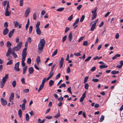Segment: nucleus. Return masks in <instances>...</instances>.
Masks as SVG:
<instances>
[{"mask_svg": "<svg viewBox=\"0 0 123 123\" xmlns=\"http://www.w3.org/2000/svg\"><path fill=\"white\" fill-rule=\"evenodd\" d=\"M45 43V41L44 38L40 40L39 43L38 44V49L39 50L42 51L43 50Z\"/></svg>", "mask_w": 123, "mask_h": 123, "instance_id": "nucleus-1", "label": "nucleus"}, {"mask_svg": "<svg viewBox=\"0 0 123 123\" xmlns=\"http://www.w3.org/2000/svg\"><path fill=\"white\" fill-rule=\"evenodd\" d=\"M22 42H19L16 46L13 48V50L15 51L19 50L22 47Z\"/></svg>", "mask_w": 123, "mask_h": 123, "instance_id": "nucleus-2", "label": "nucleus"}, {"mask_svg": "<svg viewBox=\"0 0 123 123\" xmlns=\"http://www.w3.org/2000/svg\"><path fill=\"white\" fill-rule=\"evenodd\" d=\"M19 62H18L16 63L15 64L14 69L16 71H20V69L19 68Z\"/></svg>", "mask_w": 123, "mask_h": 123, "instance_id": "nucleus-3", "label": "nucleus"}, {"mask_svg": "<svg viewBox=\"0 0 123 123\" xmlns=\"http://www.w3.org/2000/svg\"><path fill=\"white\" fill-rule=\"evenodd\" d=\"M31 9L29 7H28L26 10L25 16V17H26L29 15L30 11Z\"/></svg>", "mask_w": 123, "mask_h": 123, "instance_id": "nucleus-4", "label": "nucleus"}, {"mask_svg": "<svg viewBox=\"0 0 123 123\" xmlns=\"http://www.w3.org/2000/svg\"><path fill=\"white\" fill-rule=\"evenodd\" d=\"M24 103L22 104V109L23 111H24L25 109V103H26V100L25 98H24L23 100Z\"/></svg>", "mask_w": 123, "mask_h": 123, "instance_id": "nucleus-5", "label": "nucleus"}, {"mask_svg": "<svg viewBox=\"0 0 123 123\" xmlns=\"http://www.w3.org/2000/svg\"><path fill=\"white\" fill-rule=\"evenodd\" d=\"M64 62V59L63 57L61 58V60L60 62V68H61L63 66V63Z\"/></svg>", "mask_w": 123, "mask_h": 123, "instance_id": "nucleus-6", "label": "nucleus"}, {"mask_svg": "<svg viewBox=\"0 0 123 123\" xmlns=\"http://www.w3.org/2000/svg\"><path fill=\"white\" fill-rule=\"evenodd\" d=\"M0 100L2 104L4 105H6L7 104V102L3 98H1L0 99Z\"/></svg>", "mask_w": 123, "mask_h": 123, "instance_id": "nucleus-7", "label": "nucleus"}, {"mask_svg": "<svg viewBox=\"0 0 123 123\" xmlns=\"http://www.w3.org/2000/svg\"><path fill=\"white\" fill-rule=\"evenodd\" d=\"M8 78V74H6L5 76L3 77L2 79L1 80V81L3 82H5L7 81V80Z\"/></svg>", "mask_w": 123, "mask_h": 123, "instance_id": "nucleus-8", "label": "nucleus"}, {"mask_svg": "<svg viewBox=\"0 0 123 123\" xmlns=\"http://www.w3.org/2000/svg\"><path fill=\"white\" fill-rule=\"evenodd\" d=\"M14 97V93L13 92H12L9 97V101L11 102V100L13 99Z\"/></svg>", "mask_w": 123, "mask_h": 123, "instance_id": "nucleus-9", "label": "nucleus"}, {"mask_svg": "<svg viewBox=\"0 0 123 123\" xmlns=\"http://www.w3.org/2000/svg\"><path fill=\"white\" fill-rule=\"evenodd\" d=\"M14 29H13L8 34V37L9 38H11V37L14 32Z\"/></svg>", "mask_w": 123, "mask_h": 123, "instance_id": "nucleus-10", "label": "nucleus"}, {"mask_svg": "<svg viewBox=\"0 0 123 123\" xmlns=\"http://www.w3.org/2000/svg\"><path fill=\"white\" fill-rule=\"evenodd\" d=\"M9 30L7 28H5L3 30V34L4 35H5L8 33Z\"/></svg>", "mask_w": 123, "mask_h": 123, "instance_id": "nucleus-11", "label": "nucleus"}, {"mask_svg": "<svg viewBox=\"0 0 123 123\" xmlns=\"http://www.w3.org/2000/svg\"><path fill=\"white\" fill-rule=\"evenodd\" d=\"M11 48H10L8 49L7 52L6 54V55L7 56H9L11 53L12 52L11 50Z\"/></svg>", "mask_w": 123, "mask_h": 123, "instance_id": "nucleus-12", "label": "nucleus"}, {"mask_svg": "<svg viewBox=\"0 0 123 123\" xmlns=\"http://www.w3.org/2000/svg\"><path fill=\"white\" fill-rule=\"evenodd\" d=\"M29 74H31L33 73L34 72V69L32 67H30L29 69Z\"/></svg>", "mask_w": 123, "mask_h": 123, "instance_id": "nucleus-13", "label": "nucleus"}, {"mask_svg": "<svg viewBox=\"0 0 123 123\" xmlns=\"http://www.w3.org/2000/svg\"><path fill=\"white\" fill-rule=\"evenodd\" d=\"M68 37L69 41L70 42H71L72 40L73 37V36L72 35V32H70L69 33Z\"/></svg>", "mask_w": 123, "mask_h": 123, "instance_id": "nucleus-14", "label": "nucleus"}, {"mask_svg": "<svg viewBox=\"0 0 123 123\" xmlns=\"http://www.w3.org/2000/svg\"><path fill=\"white\" fill-rule=\"evenodd\" d=\"M36 32L37 34L38 35H40L41 33V31H40L39 28H37L36 30Z\"/></svg>", "mask_w": 123, "mask_h": 123, "instance_id": "nucleus-15", "label": "nucleus"}, {"mask_svg": "<svg viewBox=\"0 0 123 123\" xmlns=\"http://www.w3.org/2000/svg\"><path fill=\"white\" fill-rule=\"evenodd\" d=\"M12 45L11 43L9 41H7L6 43V47L8 48V49L10 48H11V47Z\"/></svg>", "mask_w": 123, "mask_h": 123, "instance_id": "nucleus-16", "label": "nucleus"}, {"mask_svg": "<svg viewBox=\"0 0 123 123\" xmlns=\"http://www.w3.org/2000/svg\"><path fill=\"white\" fill-rule=\"evenodd\" d=\"M11 54L14 58H16L17 57V55L14 51L12 52Z\"/></svg>", "mask_w": 123, "mask_h": 123, "instance_id": "nucleus-17", "label": "nucleus"}, {"mask_svg": "<svg viewBox=\"0 0 123 123\" xmlns=\"http://www.w3.org/2000/svg\"><path fill=\"white\" fill-rule=\"evenodd\" d=\"M10 12H9V11H5V15L6 16H9L11 14Z\"/></svg>", "mask_w": 123, "mask_h": 123, "instance_id": "nucleus-18", "label": "nucleus"}, {"mask_svg": "<svg viewBox=\"0 0 123 123\" xmlns=\"http://www.w3.org/2000/svg\"><path fill=\"white\" fill-rule=\"evenodd\" d=\"M96 25V23H94L92 26L90 30L91 31H93Z\"/></svg>", "mask_w": 123, "mask_h": 123, "instance_id": "nucleus-19", "label": "nucleus"}, {"mask_svg": "<svg viewBox=\"0 0 123 123\" xmlns=\"http://www.w3.org/2000/svg\"><path fill=\"white\" fill-rule=\"evenodd\" d=\"M100 69H102L103 68H106L108 66L105 65H100L99 66Z\"/></svg>", "mask_w": 123, "mask_h": 123, "instance_id": "nucleus-20", "label": "nucleus"}, {"mask_svg": "<svg viewBox=\"0 0 123 123\" xmlns=\"http://www.w3.org/2000/svg\"><path fill=\"white\" fill-rule=\"evenodd\" d=\"M120 56L119 54H117L115 55L112 57V59H116L117 57H119Z\"/></svg>", "mask_w": 123, "mask_h": 123, "instance_id": "nucleus-21", "label": "nucleus"}, {"mask_svg": "<svg viewBox=\"0 0 123 123\" xmlns=\"http://www.w3.org/2000/svg\"><path fill=\"white\" fill-rule=\"evenodd\" d=\"M54 83V81L52 80H50L49 82V85L50 86H52Z\"/></svg>", "mask_w": 123, "mask_h": 123, "instance_id": "nucleus-22", "label": "nucleus"}, {"mask_svg": "<svg viewBox=\"0 0 123 123\" xmlns=\"http://www.w3.org/2000/svg\"><path fill=\"white\" fill-rule=\"evenodd\" d=\"M44 86V85L41 84L40 85V87H39L38 90V92H40L43 88Z\"/></svg>", "mask_w": 123, "mask_h": 123, "instance_id": "nucleus-23", "label": "nucleus"}, {"mask_svg": "<svg viewBox=\"0 0 123 123\" xmlns=\"http://www.w3.org/2000/svg\"><path fill=\"white\" fill-rule=\"evenodd\" d=\"M104 118L105 116L104 115H102L100 117L99 122H102L104 120Z\"/></svg>", "mask_w": 123, "mask_h": 123, "instance_id": "nucleus-24", "label": "nucleus"}, {"mask_svg": "<svg viewBox=\"0 0 123 123\" xmlns=\"http://www.w3.org/2000/svg\"><path fill=\"white\" fill-rule=\"evenodd\" d=\"M37 63V65H38L39 63L40 62V57L39 56H38L36 59Z\"/></svg>", "mask_w": 123, "mask_h": 123, "instance_id": "nucleus-25", "label": "nucleus"}, {"mask_svg": "<svg viewBox=\"0 0 123 123\" xmlns=\"http://www.w3.org/2000/svg\"><path fill=\"white\" fill-rule=\"evenodd\" d=\"M18 113L19 117L21 118L22 115V111L21 109L19 110Z\"/></svg>", "mask_w": 123, "mask_h": 123, "instance_id": "nucleus-26", "label": "nucleus"}, {"mask_svg": "<svg viewBox=\"0 0 123 123\" xmlns=\"http://www.w3.org/2000/svg\"><path fill=\"white\" fill-rule=\"evenodd\" d=\"M27 66H25V67L24 68H23V74H24L25 73L26 71L27 70Z\"/></svg>", "mask_w": 123, "mask_h": 123, "instance_id": "nucleus-27", "label": "nucleus"}, {"mask_svg": "<svg viewBox=\"0 0 123 123\" xmlns=\"http://www.w3.org/2000/svg\"><path fill=\"white\" fill-rule=\"evenodd\" d=\"M97 16V13H94V14H93L92 15V20H93L95 19Z\"/></svg>", "mask_w": 123, "mask_h": 123, "instance_id": "nucleus-28", "label": "nucleus"}, {"mask_svg": "<svg viewBox=\"0 0 123 123\" xmlns=\"http://www.w3.org/2000/svg\"><path fill=\"white\" fill-rule=\"evenodd\" d=\"M5 82H3L2 81H1L0 85L1 88H3L5 85Z\"/></svg>", "mask_w": 123, "mask_h": 123, "instance_id": "nucleus-29", "label": "nucleus"}, {"mask_svg": "<svg viewBox=\"0 0 123 123\" xmlns=\"http://www.w3.org/2000/svg\"><path fill=\"white\" fill-rule=\"evenodd\" d=\"M64 7H61L59 8L56 10V11L58 12H61L63 11L64 10Z\"/></svg>", "mask_w": 123, "mask_h": 123, "instance_id": "nucleus-30", "label": "nucleus"}, {"mask_svg": "<svg viewBox=\"0 0 123 123\" xmlns=\"http://www.w3.org/2000/svg\"><path fill=\"white\" fill-rule=\"evenodd\" d=\"M10 8V6L9 5V2L8 1L7 2V4L6 5V8L5 11H8V9Z\"/></svg>", "mask_w": 123, "mask_h": 123, "instance_id": "nucleus-31", "label": "nucleus"}, {"mask_svg": "<svg viewBox=\"0 0 123 123\" xmlns=\"http://www.w3.org/2000/svg\"><path fill=\"white\" fill-rule=\"evenodd\" d=\"M79 18L77 19L75 21V22L73 24V26L75 25H76L79 22Z\"/></svg>", "mask_w": 123, "mask_h": 123, "instance_id": "nucleus-32", "label": "nucleus"}, {"mask_svg": "<svg viewBox=\"0 0 123 123\" xmlns=\"http://www.w3.org/2000/svg\"><path fill=\"white\" fill-rule=\"evenodd\" d=\"M97 7H95L93 10H92L91 12L92 14H94V13H97L96 11L97 10Z\"/></svg>", "mask_w": 123, "mask_h": 123, "instance_id": "nucleus-33", "label": "nucleus"}, {"mask_svg": "<svg viewBox=\"0 0 123 123\" xmlns=\"http://www.w3.org/2000/svg\"><path fill=\"white\" fill-rule=\"evenodd\" d=\"M25 119L27 121H29V117L28 114L26 113L25 115Z\"/></svg>", "mask_w": 123, "mask_h": 123, "instance_id": "nucleus-34", "label": "nucleus"}, {"mask_svg": "<svg viewBox=\"0 0 123 123\" xmlns=\"http://www.w3.org/2000/svg\"><path fill=\"white\" fill-rule=\"evenodd\" d=\"M33 27L32 26H30L29 29V34H31L32 32V31Z\"/></svg>", "mask_w": 123, "mask_h": 123, "instance_id": "nucleus-35", "label": "nucleus"}, {"mask_svg": "<svg viewBox=\"0 0 123 123\" xmlns=\"http://www.w3.org/2000/svg\"><path fill=\"white\" fill-rule=\"evenodd\" d=\"M12 85L13 87L16 86V82L15 80H14L12 83Z\"/></svg>", "mask_w": 123, "mask_h": 123, "instance_id": "nucleus-36", "label": "nucleus"}, {"mask_svg": "<svg viewBox=\"0 0 123 123\" xmlns=\"http://www.w3.org/2000/svg\"><path fill=\"white\" fill-rule=\"evenodd\" d=\"M13 61L12 60H11L8 62L6 63V65H11Z\"/></svg>", "mask_w": 123, "mask_h": 123, "instance_id": "nucleus-37", "label": "nucleus"}, {"mask_svg": "<svg viewBox=\"0 0 123 123\" xmlns=\"http://www.w3.org/2000/svg\"><path fill=\"white\" fill-rule=\"evenodd\" d=\"M89 88V85L87 83H86L84 86L86 90L88 89Z\"/></svg>", "mask_w": 123, "mask_h": 123, "instance_id": "nucleus-38", "label": "nucleus"}, {"mask_svg": "<svg viewBox=\"0 0 123 123\" xmlns=\"http://www.w3.org/2000/svg\"><path fill=\"white\" fill-rule=\"evenodd\" d=\"M14 26L15 27H17L18 24V23L17 21H15L14 22Z\"/></svg>", "mask_w": 123, "mask_h": 123, "instance_id": "nucleus-39", "label": "nucleus"}, {"mask_svg": "<svg viewBox=\"0 0 123 123\" xmlns=\"http://www.w3.org/2000/svg\"><path fill=\"white\" fill-rule=\"evenodd\" d=\"M73 14L71 15L68 17V20L70 21H71L73 18Z\"/></svg>", "mask_w": 123, "mask_h": 123, "instance_id": "nucleus-40", "label": "nucleus"}, {"mask_svg": "<svg viewBox=\"0 0 123 123\" xmlns=\"http://www.w3.org/2000/svg\"><path fill=\"white\" fill-rule=\"evenodd\" d=\"M27 41L29 43H30L32 42L31 38L30 37H28L27 38Z\"/></svg>", "mask_w": 123, "mask_h": 123, "instance_id": "nucleus-41", "label": "nucleus"}, {"mask_svg": "<svg viewBox=\"0 0 123 123\" xmlns=\"http://www.w3.org/2000/svg\"><path fill=\"white\" fill-rule=\"evenodd\" d=\"M88 41H84L83 43V44L84 46H86L87 45Z\"/></svg>", "mask_w": 123, "mask_h": 123, "instance_id": "nucleus-42", "label": "nucleus"}, {"mask_svg": "<svg viewBox=\"0 0 123 123\" xmlns=\"http://www.w3.org/2000/svg\"><path fill=\"white\" fill-rule=\"evenodd\" d=\"M85 18V16L84 15H82L81 18L80 20V22H82L84 20Z\"/></svg>", "mask_w": 123, "mask_h": 123, "instance_id": "nucleus-43", "label": "nucleus"}, {"mask_svg": "<svg viewBox=\"0 0 123 123\" xmlns=\"http://www.w3.org/2000/svg\"><path fill=\"white\" fill-rule=\"evenodd\" d=\"M27 62L28 64H30L31 62V60L30 58H29L28 59L27 61Z\"/></svg>", "mask_w": 123, "mask_h": 123, "instance_id": "nucleus-44", "label": "nucleus"}, {"mask_svg": "<svg viewBox=\"0 0 123 123\" xmlns=\"http://www.w3.org/2000/svg\"><path fill=\"white\" fill-rule=\"evenodd\" d=\"M46 81H47V80H46V78H44L42 80V84L44 85V84Z\"/></svg>", "mask_w": 123, "mask_h": 123, "instance_id": "nucleus-45", "label": "nucleus"}, {"mask_svg": "<svg viewBox=\"0 0 123 123\" xmlns=\"http://www.w3.org/2000/svg\"><path fill=\"white\" fill-rule=\"evenodd\" d=\"M54 74V73L53 72L51 75L49 76L48 77V78L46 79V80L48 81L49 80L50 78Z\"/></svg>", "mask_w": 123, "mask_h": 123, "instance_id": "nucleus-46", "label": "nucleus"}, {"mask_svg": "<svg viewBox=\"0 0 123 123\" xmlns=\"http://www.w3.org/2000/svg\"><path fill=\"white\" fill-rule=\"evenodd\" d=\"M36 13H34L33 15V19L34 20H35L36 19Z\"/></svg>", "mask_w": 123, "mask_h": 123, "instance_id": "nucleus-47", "label": "nucleus"}, {"mask_svg": "<svg viewBox=\"0 0 123 123\" xmlns=\"http://www.w3.org/2000/svg\"><path fill=\"white\" fill-rule=\"evenodd\" d=\"M57 49H56L54 52V53L52 55V56L53 57V56H55V55H56V54H57Z\"/></svg>", "mask_w": 123, "mask_h": 123, "instance_id": "nucleus-48", "label": "nucleus"}, {"mask_svg": "<svg viewBox=\"0 0 123 123\" xmlns=\"http://www.w3.org/2000/svg\"><path fill=\"white\" fill-rule=\"evenodd\" d=\"M7 1L5 0L3 2L2 5L4 6V8H5V7L6 4H7Z\"/></svg>", "mask_w": 123, "mask_h": 123, "instance_id": "nucleus-49", "label": "nucleus"}, {"mask_svg": "<svg viewBox=\"0 0 123 123\" xmlns=\"http://www.w3.org/2000/svg\"><path fill=\"white\" fill-rule=\"evenodd\" d=\"M71 72L70 68L69 66H68L67 69V73H69Z\"/></svg>", "mask_w": 123, "mask_h": 123, "instance_id": "nucleus-50", "label": "nucleus"}, {"mask_svg": "<svg viewBox=\"0 0 123 123\" xmlns=\"http://www.w3.org/2000/svg\"><path fill=\"white\" fill-rule=\"evenodd\" d=\"M71 87H69L67 89V90L68 92H69L70 94H72V93L71 91Z\"/></svg>", "mask_w": 123, "mask_h": 123, "instance_id": "nucleus-51", "label": "nucleus"}, {"mask_svg": "<svg viewBox=\"0 0 123 123\" xmlns=\"http://www.w3.org/2000/svg\"><path fill=\"white\" fill-rule=\"evenodd\" d=\"M91 56H89L87 58H86L85 60V62H88L91 59Z\"/></svg>", "mask_w": 123, "mask_h": 123, "instance_id": "nucleus-52", "label": "nucleus"}, {"mask_svg": "<svg viewBox=\"0 0 123 123\" xmlns=\"http://www.w3.org/2000/svg\"><path fill=\"white\" fill-rule=\"evenodd\" d=\"M40 22H38L37 23L36 25V27L37 28H39V26H40Z\"/></svg>", "mask_w": 123, "mask_h": 123, "instance_id": "nucleus-53", "label": "nucleus"}, {"mask_svg": "<svg viewBox=\"0 0 123 123\" xmlns=\"http://www.w3.org/2000/svg\"><path fill=\"white\" fill-rule=\"evenodd\" d=\"M63 99V97H61L60 98H58V100L60 102L62 101Z\"/></svg>", "mask_w": 123, "mask_h": 123, "instance_id": "nucleus-54", "label": "nucleus"}, {"mask_svg": "<svg viewBox=\"0 0 123 123\" xmlns=\"http://www.w3.org/2000/svg\"><path fill=\"white\" fill-rule=\"evenodd\" d=\"M61 76V74L60 73H59L56 76L55 79L56 80H57L58 78H59Z\"/></svg>", "mask_w": 123, "mask_h": 123, "instance_id": "nucleus-55", "label": "nucleus"}, {"mask_svg": "<svg viewBox=\"0 0 123 123\" xmlns=\"http://www.w3.org/2000/svg\"><path fill=\"white\" fill-rule=\"evenodd\" d=\"M82 6L81 5H80L77 8V9L78 10H80Z\"/></svg>", "mask_w": 123, "mask_h": 123, "instance_id": "nucleus-56", "label": "nucleus"}, {"mask_svg": "<svg viewBox=\"0 0 123 123\" xmlns=\"http://www.w3.org/2000/svg\"><path fill=\"white\" fill-rule=\"evenodd\" d=\"M27 55L26 53H22V56L23 57H26Z\"/></svg>", "mask_w": 123, "mask_h": 123, "instance_id": "nucleus-57", "label": "nucleus"}, {"mask_svg": "<svg viewBox=\"0 0 123 123\" xmlns=\"http://www.w3.org/2000/svg\"><path fill=\"white\" fill-rule=\"evenodd\" d=\"M29 89H26L23 90V92L24 93H26L28 92L29 91Z\"/></svg>", "mask_w": 123, "mask_h": 123, "instance_id": "nucleus-58", "label": "nucleus"}, {"mask_svg": "<svg viewBox=\"0 0 123 123\" xmlns=\"http://www.w3.org/2000/svg\"><path fill=\"white\" fill-rule=\"evenodd\" d=\"M70 30V28L68 27H66L65 28V33H67L68 31Z\"/></svg>", "mask_w": 123, "mask_h": 123, "instance_id": "nucleus-59", "label": "nucleus"}, {"mask_svg": "<svg viewBox=\"0 0 123 123\" xmlns=\"http://www.w3.org/2000/svg\"><path fill=\"white\" fill-rule=\"evenodd\" d=\"M85 37H81L79 39L78 42L79 43Z\"/></svg>", "mask_w": 123, "mask_h": 123, "instance_id": "nucleus-60", "label": "nucleus"}, {"mask_svg": "<svg viewBox=\"0 0 123 123\" xmlns=\"http://www.w3.org/2000/svg\"><path fill=\"white\" fill-rule=\"evenodd\" d=\"M74 55L76 56H78L81 55L80 52H78L76 53H75L74 54Z\"/></svg>", "mask_w": 123, "mask_h": 123, "instance_id": "nucleus-61", "label": "nucleus"}, {"mask_svg": "<svg viewBox=\"0 0 123 123\" xmlns=\"http://www.w3.org/2000/svg\"><path fill=\"white\" fill-rule=\"evenodd\" d=\"M60 113L59 111L58 114L56 115L54 117L55 118H57L60 117Z\"/></svg>", "mask_w": 123, "mask_h": 123, "instance_id": "nucleus-62", "label": "nucleus"}, {"mask_svg": "<svg viewBox=\"0 0 123 123\" xmlns=\"http://www.w3.org/2000/svg\"><path fill=\"white\" fill-rule=\"evenodd\" d=\"M67 37V36L66 35L63 37L62 38V41L63 42H64L66 40Z\"/></svg>", "mask_w": 123, "mask_h": 123, "instance_id": "nucleus-63", "label": "nucleus"}, {"mask_svg": "<svg viewBox=\"0 0 123 123\" xmlns=\"http://www.w3.org/2000/svg\"><path fill=\"white\" fill-rule=\"evenodd\" d=\"M88 76H86L84 80V83H85L87 81L88 79Z\"/></svg>", "mask_w": 123, "mask_h": 123, "instance_id": "nucleus-64", "label": "nucleus"}]
</instances>
